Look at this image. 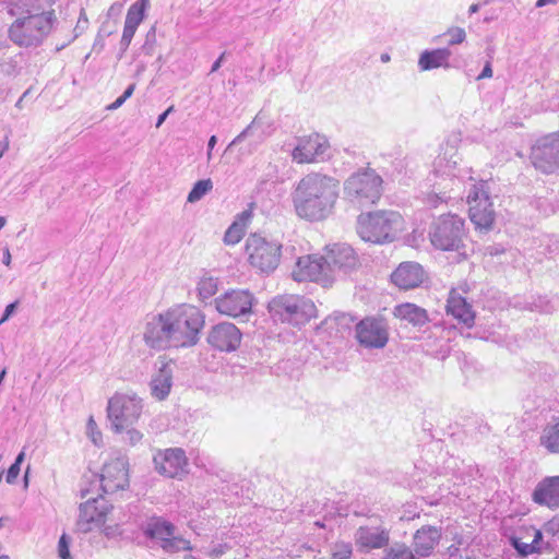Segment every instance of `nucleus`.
<instances>
[{
    "label": "nucleus",
    "instance_id": "1",
    "mask_svg": "<svg viewBox=\"0 0 559 559\" xmlns=\"http://www.w3.org/2000/svg\"><path fill=\"white\" fill-rule=\"evenodd\" d=\"M204 323V316L199 308L181 304L147 320L143 341L155 350L191 347L199 342Z\"/></svg>",
    "mask_w": 559,
    "mask_h": 559
},
{
    "label": "nucleus",
    "instance_id": "2",
    "mask_svg": "<svg viewBox=\"0 0 559 559\" xmlns=\"http://www.w3.org/2000/svg\"><path fill=\"white\" fill-rule=\"evenodd\" d=\"M338 198V181L326 175L310 173L302 177L292 192L296 214L309 222L326 218Z\"/></svg>",
    "mask_w": 559,
    "mask_h": 559
},
{
    "label": "nucleus",
    "instance_id": "3",
    "mask_svg": "<svg viewBox=\"0 0 559 559\" xmlns=\"http://www.w3.org/2000/svg\"><path fill=\"white\" fill-rule=\"evenodd\" d=\"M15 21L9 27V38L17 46H40L57 22L55 11L25 9L24 14H12Z\"/></svg>",
    "mask_w": 559,
    "mask_h": 559
},
{
    "label": "nucleus",
    "instance_id": "4",
    "mask_svg": "<svg viewBox=\"0 0 559 559\" xmlns=\"http://www.w3.org/2000/svg\"><path fill=\"white\" fill-rule=\"evenodd\" d=\"M402 226V216L394 211H377L360 214L357 218V234L372 243L391 242Z\"/></svg>",
    "mask_w": 559,
    "mask_h": 559
},
{
    "label": "nucleus",
    "instance_id": "5",
    "mask_svg": "<svg viewBox=\"0 0 559 559\" xmlns=\"http://www.w3.org/2000/svg\"><path fill=\"white\" fill-rule=\"evenodd\" d=\"M383 180L374 169L366 168L352 174L344 182V198L358 209L374 205L382 195Z\"/></svg>",
    "mask_w": 559,
    "mask_h": 559
},
{
    "label": "nucleus",
    "instance_id": "6",
    "mask_svg": "<svg viewBox=\"0 0 559 559\" xmlns=\"http://www.w3.org/2000/svg\"><path fill=\"white\" fill-rule=\"evenodd\" d=\"M429 240L441 251H460L466 238L465 221L457 214H442L429 225Z\"/></svg>",
    "mask_w": 559,
    "mask_h": 559
},
{
    "label": "nucleus",
    "instance_id": "7",
    "mask_svg": "<svg viewBox=\"0 0 559 559\" xmlns=\"http://www.w3.org/2000/svg\"><path fill=\"white\" fill-rule=\"evenodd\" d=\"M269 312L275 321L302 325L316 317L314 304L298 295H280L269 302Z\"/></svg>",
    "mask_w": 559,
    "mask_h": 559
},
{
    "label": "nucleus",
    "instance_id": "8",
    "mask_svg": "<svg viewBox=\"0 0 559 559\" xmlns=\"http://www.w3.org/2000/svg\"><path fill=\"white\" fill-rule=\"evenodd\" d=\"M282 246L260 235H250L246 241L249 263L262 273L273 272L280 263Z\"/></svg>",
    "mask_w": 559,
    "mask_h": 559
},
{
    "label": "nucleus",
    "instance_id": "9",
    "mask_svg": "<svg viewBox=\"0 0 559 559\" xmlns=\"http://www.w3.org/2000/svg\"><path fill=\"white\" fill-rule=\"evenodd\" d=\"M142 400L136 395L115 394L107 406L108 418L116 432L131 427L142 413Z\"/></svg>",
    "mask_w": 559,
    "mask_h": 559
},
{
    "label": "nucleus",
    "instance_id": "10",
    "mask_svg": "<svg viewBox=\"0 0 559 559\" xmlns=\"http://www.w3.org/2000/svg\"><path fill=\"white\" fill-rule=\"evenodd\" d=\"M469 218L476 229L489 231L495 223L496 213L490 201L487 182L472 185L467 194Z\"/></svg>",
    "mask_w": 559,
    "mask_h": 559
},
{
    "label": "nucleus",
    "instance_id": "11",
    "mask_svg": "<svg viewBox=\"0 0 559 559\" xmlns=\"http://www.w3.org/2000/svg\"><path fill=\"white\" fill-rule=\"evenodd\" d=\"M533 166L543 174H555L559 170V132L540 136L531 147Z\"/></svg>",
    "mask_w": 559,
    "mask_h": 559
},
{
    "label": "nucleus",
    "instance_id": "12",
    "mask_svg": "<svg viewBox=\"0 0 559 559\" xmlns=\"http://www.w3.org/2000/svg\"><path fill=\"white\" fill-rule=\"evenodd\" d=\"M129 462L123 455H117L107 461L100 474L99 487L105 493H115L129 487Z\"/></svg>",
    "mask_w": 559,
    "mask_h": 559
},
{
    "label": "nucleus",
    "instance_id": "13",
    "mask_svg": "<svg viewBox=\"0 0 559 559\" xmlns=\"http://www.w3.org/2000/svg\"><path fill=\"white\" fill-rule=\"evenodd\" d=\"M356 340L366 348H383L389 342V328L384 320L367 317L355 326Z\"/></svg>",
    "mask_w": 559,
    "mask_h": 559
},
{
    "label": "nucleus",
    "instance_id": "14",
    "mask_svg": "<svg viewBox=\"0 0 559 559\" xmlns=\"http://www.w3.org/2000/svg\"><path fill=\"white\" fill-rule=\"evenodd\" d=\"M325 263L332 278L343 277L358 266V257L346 243H334L326 247Z\"/></svg>",
    "mask_w": 559,
    "mask_h": 559
},
{
    "label": "nucleus",
    "instance_id": "15",
    "mask_svg": "<svg viewBox=\"0 0 559 559\" xmlns=\"http://www.w3.org/2000/svg\"><path fill=\"white\" fill-rule=\"evenodd\" d=\"M111 506L103 497H90L84 503L80 504V513L76 521V528L82 533H87L94 526H100L105 523V519Z\"/></svg>",
    "mask_w": 559,
    "mask_h": 559
},
{
    "label": "nucleus",
    "instance_id": "16",
    "mask_svg": "<svg viewBox=\"0 0 559 559\" xmlns=\"http://www.w3.org/2000/svg\"><path fill=\"white\" fill-rule=\"evenodd\" d=\"M253 295L248 290L233 289L215 299L217 311L224 316L238 318L251 312Z\"/></svg>",
    "mask_w": 559,
    "mask_h": 559
},
{
    "label": "nucleus",
    "instance_id": "17",
    "mask_svg": "<svg viewBox=\"0 0 559 559\" xmlns=\"http://www.w3.org/2000/svg\"><path fill=\"white\" fill-rule=\"evenodd\" d=\"M153 462L155 469L169 478L181 477L187 474L188 459L186 452L180 448H170L164 451H158Z\"/></svg>",
    "mask_w": 559,
    "mask_h": 559
},
{
    "label": "nucleus",
    "instance_id": "18",
    "mask_svg": "<svg viewBox=\"0 0 559 559\" xmlns=\"http://www.w3.org/2000/svg\"><path fill=\"white\" fill-rule=\"evenodd\" d=\"M328 148V140L318 133H313L298 139V143L292 152V157L298 164L313 163L323 157Z\"/></svg>",
    "mask_w": 559,
    "mask_h": 559
},
{
    "label": "nucleus",
    "instance_id": "19",
    "mask_svg": "<svg viewBox=\"0 0 559 559\" xmlns=\"http://www.w3.org/2000/svg\"><path fill=\"white\" fill-rule=\"evenodd\" d=\"M354 539L360 551L381 549L390 543V530L382 524L361 525L356 530Z\"/></svg>",
    "mask_w": 559,
    "mask_h": 559
},
{
    "label": "nucleus",
    "instance_id": "20",
    "mask_svg": "<svg viewBox=\"0 0 559 559\" xmlns=\"http://www.w3.org/2000/svg\"><path fill=\"white\" fill-rule=\"evenodd\" d=\"M242 334L239 329L229 322L214 325L207 335L209 344L221 352H235L241 342Z\"/></svg>",
    "mask_w": 559,
    "mask_h": 559
},
{
    "label": "nucleus",
    "instance_id": "21",
    "mask_svg": "<svg viewBox=\"0 0 559 559\" xmlns=\"http://www.w3.org/2000/svg\"><path fill=\"white\" fill-rule=\"evenodd\" d=\"M297 266L301 273V280L309 278L312 282H318L326 285L333 281L332 274L328 271L324 255H308L301 257L297 261Z\"/></svg>",
    "mask_w": 559,
    "mask_h": 559
},
{
    "label": "nucleus",
    "instance_id": "22",
    "mask_svg": "<svg viewBox=\"0 0 559 559\" xmlns=\"http://www.w3.org/2000/svg\"><path fill=\"white\" fill-rule=\"evenodd\" d=\"M425 272L416 262H403L392 273V282L402 289L418 287L424 281Z\"/></svg>",
    "mask_w": 559,
    "mask_h": 559
},
{
    "label": "nucleus",
    "instance_id": "23",
    "mask_svg": "<svg viewBox=\"0 0 559 559\" xmlns=\"http://www.w3.org/2000/svg\"><path fill=\"white\" fill-rule=\"evenodd\" d=\"M442 536L440 526L424 525L418 528L413 538L414 551L420 557H428L432 554Z\"/></svg>",
    "mask_w": 559,
    "mask_h": 559
},
{
    "label": "nucleus",
    "instance_id": "24",
    "mask_svg": "<svg viewBox=\"0 0 559 559\" xmlns=\"http://www.w3.org/2000/svg\"><path fill=\"white\" fill-rule=\"evenodd\" d=\"M533 500L548 508H559V476L544 478L533 491Z\"/></svg>",
    "mask_w": 559,
    "mask_h": 559
},
{
    "label": "nucleus",
    "instance_id": "25",
    "mask_svg": "<svg viewBox=\"0 0 559 559\" xmlns=\"http://www.w3.org/2000/svg\"><path fill=\"white\" fill-rule=\"evenodd\" d=\"M447 312L466 326H472L474 323L475 314L472 306L455 290H451L449 294Z\"/></svg>",
    "mask_w": 559,
    "mask_h": 559
},
{
    "label": "nucleus",
    "instance_id": "26",
    "mask_svg": "<svg viewBox=\"0 0 559 559\" xmlns=\"http://www.w3.org/2000/svg\"><path fill=\"white\" fill-rule=\"evenodd\" d=\"M174 366L173 361L163 362L157 373L152 378L151 391L152 395L157 400H165L170 392Z\"/></svg>",
    "mask_w": 559,
    "mask_h": 559
},
{
    "label": "nucleus",
    "instance_id": "27",
    "mask_svg": "<svg viewBox=\"0 0 559 559\" xmlns=\"http://www.w3.org/2000/svg\"><path fill=\"white\" fill-rule=\"evenodd\" d=\"M142 531L146 537L157 540L160 545L168 536L175 534L176 527L160 516H152L142 525Z\"/></svg>",
    "mask_w": 559,
    "mask_h": 559
},
{
    "label": "nucleus",
    "instance_id": "28",
    "mask_svg": "<svg viewBox=\"0 0 559 559\" xmlns=\"http://www.w3.org/2000/svg\"><path fill=\"white\" fill-rule=\"evenodd\" d=\"M393 314L414 326H423L429 321L426 309L411 302L395 306Z\"/></svg>",
    "mask_w": 559,
    "mask_h": 559
},
{
    "label": "nucleus",
    "instance_id": "29",
    "mask_svg": "<svg viewBox=\"0 0 559 559\" xmlns=\"http://www.w3.org/2000/svg\"><path fill=\"white\" fill-rule=\"evenodd\" d=\"M539 444L551 454H559V417L554 418L542 430Z\"/></svg>",
    "mask_w": 559,
    "mask_h": 559
},
{
    "label": "nucleus",
    "instance_id": "30",
    "mask_svg": "<svg viewBox=\"0 0 559 559\" xmlns=\"http://www.w3.org/2000/svg\"><path fill=\"white\" fill-rule=\"evenodd\" d=\"M451 51L447 48L424 51L418 61V66L423 71L436 69L448 63Z\"/></svg>",
    "mask_w": 559,
    "mask_h": 559
},
{
    "label": "nucleus",
    "instance_id": "31",
    "mask_svg": "<svg viewBox=\"0 0 559 559\" xmlns=\"http://www.w3.org/2000/svg\"><path fill=\"white\" fill-rule=\"evenodd\" d=\"M559 308V297L548 298L538 296L532 298L530 302V311H538L540 313H552Z\"/></svg>",
    "mask_w": 559,
    "mask_h": 559
},
{
    "label": "nucleus",
    "instance_id": "32",
    "mask_svg": "<svg viewBox=\"0 0 559 559\" xmlns=\"http://www.w3.org/2000/svg\"><path fill=\"white\" fill-rule=\"evenodd\" d=\"M147 4L148 0H138L133 4H131L128 9L124 24L138 28L140 23L144 19V12Z\"/></svg>",
    "mask_w": 559,
    "mask_h": 559
},
{
    "label": "nucleus",
    "instance_id": "33",
    "mask_svg": "<svg viewBox=\"0 0 559 559\" xmlns=\"http://www.w3.org/2000/svg\"><path fill=\"white\" fill-rule=\"evenodd\" d=\"M160 547L165 552L168 554L192 549L191 544L188 539H185L180 536H175V534L173 536H168L166 540H164L160 544Z\"/></svg>",
    "mask_w": 559,
    "mask_h": 559
},
{
    "label": "nucleus",
    "instance_id": "34",
    "mask_svg": "<svg viewBox=\"0 0 559 559\" xmlns=\"http://www.w3.org/2000/svg\"><path fill=\"white\" fill-rule=\"evenodd\" d=\"M353 555V546L347 542H336L330 546L328 557H319V559H350Z\"/></svg>",
    "mask_w": 559,
    "mask_h": 559
},
{
    "label": "nucleus",
    "instance_id": "35",
    "mask_svg": "<svg viewBox=\"0 0 559 559\" xmlns=\"http://www.w3.org/2000/svg\"><path fill=\"white\" fill-rule=\"evenodd\" d=\"M212 188L213 182L211 179H202L197 181L189 192L187 201L190 203L200 201L207 192L212 190Z\"/></svg>",
    "mask_w": 559,
    "mask_h": 559
},
{
    "label": "nucleus",
    "instance_id": "36",
    "mask_svg": "<svg viewBox=\"0 0 559 559\" xmlns=\"http://www.w3.org/2000/svg\"><path fill=\"white\" fill-rule=\"evenodd\" d=\"M43 0H8V10L10 14H24L25 9L40 11L39 3Z\"/></svg>",
    "mask_w": 559,
    "mask_h": 559
},
{
    "label": "nucleus",
    "instance_id": "37",
    "mask_svg": "<svg viewBox=\"0 0 559 559\" xmlns=\"http://www.w3.org/2000/svg\"><path fill=\"white\" fill-rule=\"evenodd\" d=\"M199 296L202 300H206L214 296L217 292V282L213 277H203L198 284Z\"/></svg>",
    "mask_w": 559,
    "mask_h": 559
},
{
    "label": "nucleus",
    "instance_id": "38",
    "mask_svg": "<svg viewBox=\"0 0 559 559\" xmlns=\"http://www.w3.org/2000/svg\"><path fill=\"white\" fill-rule=\"evenodd\" d=\"M383 559H415V556L405 544H395L389 548Z\"/></svg>",
    "mask_w": 559,
    "mask_h": 559
},
{
    "label": "nucleus",
    "instance_id": "39",
    "mask_svg": "<svg viewBox=\"0 0 559 559\" xmlns=\"http://www.w3.org/2000/svg\"><path fill=\"white\" fill-rule=\"evenodd\" d=\"M533 532H534V535H533V540L531 544L533 546H535L537 554H539L544 550H546V551L554 550L552 542L549 539L546 542L544 540V537L547 536L546 532H545V526L543 527V530L533 528Z\"/></svg>",
    "mask_w": 559,
    "mask_h": 559
},
{
    "label": "nucleus",
    "instance_id": "40",
    "mask_svg": "<svg viewBox=\"0 0 559 559\" xmlns=\"http://www.w3.org/2000/svg\"><path fill=\"white\" fill-rule=\"evenodd\" d=\"M243 235H245L243 225L235 222L225 231L224 242L226 245H236L242 239Z\"/></svg>",
    "mask_w": 559,
    "mask_h": 559
},
{
    "label": "nucleus",
    "instance_id": "41",
    "mask_svg": "<svg viewBox=\"0 0 559 559\" xmlns=\"http://www.w3.org/2000/svg\"><path fill=\"white\" fill-rule=\"evenodd\" d=\"M510 543L521 557H527L530 555L537 554L535 546H533L531 543L522 542L519 537H511Z\"/></svg>",
    "mask_w": 559,
    "mask_h": 559
},
{
    "label": "nucleus",
    "instance_id": "42",
    "mask_svg": "<svg viewBox=\"0 0 559 559\" xmlns=\"http://www.w3.org/2000/svg\"><path fill=\"white\" fill-rule=\"evenodd\" d=\"M20 72L17 62L13 59L0 60V75L7 78L16 76Z\"/></svg>",
    "mask_w": 559,
    "mask_h": 559
},
{
    "label": "nucleus",
    "instance_id": "43",
    "mask_svg": "<svg viewBox=\"0 0 559 559\" xmlns=\"http://www.w3.org/2000/svg\"><path fill=\"white\" fill-rule=\"evenodd\" d=\"M58 556L60 559H72L70 554V538L62 534L58 542Z\"/></svg>",
    "mask_w": 559,
    "mask_h": 559
},
{
    "label": "nucleus",
    "instance_id": "44",
    "mask_svg": "<svg viewBox=\"0 0 559 559\" xmlns=\"http://www.w3.org/2000/svg\"><path fill=\"white\" fill-rule=\"evenodd\" d=\"M545 532L548 537L559 540V514L545 523Z\"/></svg>",
    "mask_w": 559,
    "mask_h": 559
},
{
    "label": "nucleus",
    "instance_id": "45",
    "mask_svg": "<svg viewBox=\"0 0 559 559\" xmlns=\"http://www.w3.org/2000/svg\"><path fill=\"white\" fill-rule=\"evenodd\" d=\"M135 31H136L135 27H132L131 25H126L124 24L122 37H121V40H120V49H121L122 52H124L128 49V47H129V45H130L134 34H135Z\"/></svg>",
    "mask_w": 559,
    "mask_h": 559
},
{
    "label": "nucleus",
    "instance_id": "46",
    "mask_svg": "<svg viewBox=\"0 0 559 559\" xmlns=\"http://www.w3.org/2000/svg\"><path fill=\"white\" fill-rule=\"evenodd\" d=\"M87 435L91 437L93 443L95 445H99L102 441V433L97 430L96 421L93 419V417H90L86 425Z\"/></svg>",
    "mask_w": 559,
    "mask_h": 559
},
{
    "label": "nucleus",
    "instance_id": "47",
    "mask_svg": "<svg viewBox=\"0 0 559 559\" xmlns=\"http://www.w3.org/2000/svg\"><path fill=\"white\" fill-rule=\"evenodd\" d=\"M450 34V40H449V44L450 45H457V44H461L465 40L466 38V33L463 28L461 27H456V28H453L449 32Z\"/></svg>",
    "mask_w": 559,
    "mask_h": 559
},
{
    "label": "nucleus",
    "instance_id": "48",
    "mask_svg": "<svg viewBox=\"0 0 559 559\" xmlns=\"http://www.w3.org/2000/svg\"><path fill=\"white\" fill-rule=\"evenodd\" d=\"M87 19L84 16L83 20L80 19L78 21V24L74 28V35L66 43H63L60 47H57L58 50L64 48L67 45H69L71 41H73L85 28L86 24H87Z\"/></svg>",
    "mask_w": 559,
    "mask_h": 559
},
{
    "label": "nucleus",
    "instance_id": "49",
    "mask_svg": "<svg viewBox=\"0 0 559 559\" xmlns=\"http://www.w3.org/2000/svg\"><path fill=\"white\" fill-rule=\"evenodd\" d=\"M253 124L254 120L228 144L227 150H230L233 146L240 144L250 134Z\"/></svg>",
    "mask_w": 559,
    "mask_h": 559
},
{
    "label": "nucleus",
    "instance_id": "50",
    "mask_svg": "<svg viewBox=\"0 0 559 559\" xmlns=\"http://www.w3.org/2000/svg\"><path fill=\"white\" fill-rule=\"evenodd\" d=\"M530 302L525 298H522L520 296H515L511 299L510 305L519 310H530Z\"/></svg>",
    "mask_w": 559,
    "mask_h": 559
},
{
    "label": "nucleus",
    "instance_id": "51",
    "mask_svg": "<svg viewBox=\"0 0 559 559\" xmlns=\"http://www.w3.org/2000/svg\"><path fill=\"white\" fill-rule=\"evenodd\" d=\"M126 430H127V439L130 444L134 445L141 441L143 435L139 430H136L134 428H130V427H128Z\"/></svg>",
    "mask_w": 559,
    "mask_h": 559
},
{
    "label": "nucleus",
    "instance_id": "52",
    "mask_svg": "<svg viewBox=\"0 0 559 559\" xmlns=\"http://www.w3.org/2000/svg\"><path fill=\"white\" fill-rule=\"evenodd\" d=\"M20 472H21V467L19 465L11 464V466L9 467V469L7 472L5 481L8 484H14Z\"/></svg>",
    "mask_w": 559,
    "mask_h": 559
},
{
    "label": "nucleus",
    "instance_id": "53",
    "mask_svg": "<svg viewBox=\"0 0 559 559\" xmlns=\"http://www.w3.org/2000/svg\"><path fill=\"white\" fill-rule=\"evenodd\" d=\"M491 76H492L491 62L487 61L486 64L484 66L483 71L477 76V80L489 79Z\"/></svg>",
    "mask_w": 559,
    "mask_h": 559
},
{
    "label": "nucleus",
    "instance_id": "54",
    "mask_svg": "<svg viewBox=\"0 0 559 559\" xmlns=\"http://www.w3.org/2000/svg\"><path fill=\"white\" fill-rule=\"evenodd\" d=\"M15 308H16V302L9 304L5 307L2 318L0 319V324L5 322L11 317V314L14 312Z\"/></svg>",
    "mask_w": 559,
    "mask_h": 559
},
{
    "label": "nucleus",
    "instance_id": "55",
    "mask_svg": "<svg viewBox=\"0 0 559 559\" xmlns=\"http://www.w3.org/2000/svg\"><path fill=\"white\" fill-rule=\"evenodd\" d=\"M486 252L490 255H499L504 252V248L500 245H491L486 248Z\"/></svg>",
    "mask_w": 559,
    "mask_h": 559
},
{
    "label": "nucleus",
    "instance_id": "56",
    "mask_svg": "<svg viewBox=\"0 0 559 559\" xmlns=\"http://www.w3.org/2000/svg\"><path fill=\"white\" fill-rule=\"evenodd\" d=\"M127 99L123 98V96H119L114 103L107 106L108 110H116L119 107H121Z\"/></svg>",
    "mask_w": 559,
    "mask_h": 559
},
{
    "label": "nucleus",
    "instance_id": "57",
    "mask_svg": "<svg viewBox=\"0 0 559 559\" xmlns=\"http://www.w3.org/2000/svg\"><path fill=\"white\" fill-rule=\"evenodd\" d=\"M225 56H226V52H223L215 61L214 63L212 64V68H211V72H216L221 66H222V62L224 61L225 59Z\"/></svg>",
    "mask_w": 559,
    "mask_h": 559
},
{
    "label": "nucleus",
    "instance_id": "58",
    "mask_svg": "<svg viewBox=\"0 0 559 559\" xmlns=\"http://www.w3.org/2000/svg\"><path fill=\"white\" fill-rule=\"evenodd\" d=\"M443 201V198L438 195V194H432V195H429L428 197V203L431 205V206H437L439 202H442Z\"/></svg>",
    "mask_w": 559,
    "mask_h": 559
},
{
    "label": "nucleus",
    "instance_id": "59",
    "mask_svg": "<svg viewBox=\"0 0 559 559\" xmlns=\"http://www.w3.org/2000/svg\"><path fill=\"white\" fill-rule=\"evenodd\" d=\"M134 90H135V84H134V83L130 84V85L126 88V91L123 92V94H122L123 98H124V99L130 98V97L132 96V94H133Z\"/></svg>",
    "mask_w": 559,
    "mask_h": 559
},
{
    "label": "nucleus",
    "instance_id": "60",
    "mask_svg": "<svg viewBox=\"0 0 559 559\" xmlns=\"http://www.w3.org/2000/svg\"><path fill=\"white\" fill-rule=\"evenodd\" d=\"M555 3H557V0H537L535 7L543 8L547 4H555Z\"/></svg>",
    "mask_w": 559,
    "mask_h": 559
},
{
    "label": "nucleus",
    "instance_id": "61",
    "mask_svg": "<svg viewBox=\"0 0 559 559\" xmlns=\"http://www.w3.org/2000/svg\"><path fill=\"white\" fill-rule=\"evenodd\" d=\"M24 459H25V453H24V451H22L16 455L13 465H19L21 467L22 463L24 462Z\"/></svg>",
    "mask_w": 559,
    "mask_h": 559
},
{
    "label": "nucleus",
    "instance_id": "62",
    "mask_svg": "<svg viewBox=\"0 0 559 559\" xmlns=\"http://www.w3.org/2000/svg\"><path fill=\"white\" fill-rule=\"evenodd\" d=\"M3 263L5 265H10V263H11V253H10L9 248L4 249V252H3Z\"/></svg>",
    "mask_w": 559,
    "mask_h": 559
},
{
    "label": "nucleus",
    "instance_id": "63",
    "mask_svg": "<svg viewBox=\"0 0 559 559\" xmlns=\"http://www.w3.org/2000/svg\"><path fill=\"white\" fill-rule=\"evenodd\" d=\"M217 143V138L216 135H211L210 139H209V142H207V148L209 151H213L214 146L216 145Z\"/></svg>",
    "mask_w": 559,
    "mask_h": 559
},
{
    "label": "nucleus",
    "instance_id": "64",
    "mask_svg": "<svg viewBox=\"0 0 559 559\" xmlns=\"http://www.w3.org/2000/svg\"><path fill=\"white\" fill-rule=\"evenodd\" d=\"M9 148V142L7 140L0 142V158L4 155V153Z\"/></svg>",
    "mask_w": 559,
    "mask_h": 559
}]
</instances>
